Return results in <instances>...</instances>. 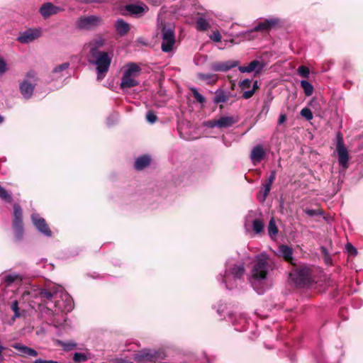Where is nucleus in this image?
<instances>
[{
	"mask_svg": "<svg viewBox=\"0 0 363 363\" xmlns=\"http://www.w3.org/2000/svg\"><path fill=\"white\" fill-rule=\"evenodd\" d=\"M245 272L243 263L229 259L225 262L224 273L218 275V280L224 284L227 289L232 290L244 281Z\"/></svg>",
	"mask_w": 363,
	"mask_h": 363,
	"instance_id": "f257e3e1",
	"label": "nucleus"
},
{
	"mask_svg": "<svg viewBox=\"0 0 363 363\" xmlns=\"http://www.w3.org/2000/svg\"><path fill=\"white\" fill-rule=\"evenodd\" d=\"M275 267L274 261L269 256L262 252L255 257L251 270L252 279L257 281H262L267 278L269 271L273 270Z\"/></svg>",
	"mask_w": 363,
	"mask_h": 363,
	"instance_id": "f03ea898",
	"label": "nucleus"
},
{
	"mask_svg": "<svg viewBox=\"0 0 363 363\" xmlns=\"http://www.w3.org/2000/svg\"><path fill=\"white\" fill-rule=\"evenodd\" d=\"M91 59L89 60V62L96 66L97 72V80L101 81L104 77L106 74L108 72L112 57L106 52H94L90 54Z\"/></svg>",
	"mask_w": 363,
	"mask_h": 363,
	"instance_id": "7ed1b4c3",
	"label": "nucleus"
},
{
	"mask_svg": "<svg viewBox=\"0 0 363 363\" xmlns=\"http://www.w3.org/2000/svg\"><path fill=\"white\" fill-rule=\"evenodd\" d=\"M141 72L140 67L135 63H128L121 78V87L122 89H128L135 86L138 84L136 78Z\"/></svg>",
	"mask_w": 363,
	"mask_h": 363,
	"instance_id": "20e7f679",
	"label": "nucleus"
},
{
	"mask_svg": "<svg viewBox=\"0 0 363 363\" xmlns=\"http://www.w3.org/2000/svg\"><path fill=\"white\" fill-rule=\"evenodd\" d=\"M36 74L33 71H29L26 73L25 78L19 84L20 92L24 99H30L36 86Z\"/></svg>",
	"mask_w": 363,
	"mask_h": 363,
	"instance_id": "39448f33",
	"label": "nucleus"
},
{
	"mask_svg": "<svg viewBox=\"0 0 363 363\" xmlns=\"http://www.w3.org/2000/svg\"><path fill=\"white\" fill-rule=\"evenodd\" d=\"M290 277L296 285L304 286L312 281L311 270L308 267L301 266L290 273Z\"/></svg>",
	"mask_w": 363,
	"mask_h": 363,
	"instance_id": "423d86ee",
	"label": "nucleus"
},
{
	"mask_svg": "<svg viewBox=\"0 0 363 363\" xmlns=\"http://www.w3.org/2000/svg\"><path fill=\"white\" fill-rule=\"evenodd\" d=\"M162 351L145 350L135 355L134 359L140 363H155L164 359Z\"/></svg>",
	"mask_w": 363,
	"mask_h": 363,
	"instance_id": "0eeeda50",
	"label": "nucleus"
},
{
	"mask_svg": "<svg viewBox=\"0 0 363 363\" xmlns=\"http://www.w3.org/2000/svg\"><path fill=\"white\" fill-rule=\"evenodd\" d=\"M245 227L247 231L250 230V228H252L255 234H260L264 230V223L261 219L257 218L255 211H250L245 217Z\"/></svg>",
	"mask_w": 363,
	"mask_h": 363,
	"instance_id": "6e6552de",
	"label": "nucleus"
},
{
	"mask_svg": "<svg viewBox=\"0 0 363 363\" xmlns=\"http://www.w3.org/2000/svg\"><path fill=\"white\" fill-rule=\"evenodd\" d=\"M55 299V306L58 311L67 313L73 309V299L69 294L64 291V289L59 294L58 298Z\"/></svg>",
	"mask_w": 363,
	"mask_h": 363,
	"instance_id": "1a4fd4ad",
	"label": "nucleus"
},
{
	"mask_svg": "<svg viewBox=\"0 0 363 363\" xmlns=\"http://www.w3.org/2000/svg\"><path fill=\"white\" fill-rule=\"evenodd\" d=\"M22 217L23 212L21 207L17 203L14 204L13 226L15 230L16 238L18 240L22 238L24 232Z\"/></svg>",
	"mask_w": 363,
	"mask_h": 363,
	"instance_id": "9d476101",
	"label": "nucleus"
},
{
	"mask_svg": "<svg viewBox=\"0 0 363 363\" xmlns=\"http://www.w3.org/2000/svg\"><path fill=\"white\" fill-rule=\"evenodd\" d=\"M336 150L338 155L339 164L345 169L348 167L349 154L344 145L343 136L340 133L337 134Z\"/></svg>",
	"mask_w": 363,
	"mask_h": 363,
	"instance_id": "9b49d317",
	"label": "nucleus"
},
{
	"mask_svg": "<svg viewBox=\"0 0 363 363\" xmlns=\"http://www.w3.org/2000/svg\"><path fill=\"white\" fill-rule=\"evenodd\" d=\"M101 23V19L99 16L91 15L83 16L79 17L76 21L77 27L80 30H91Z\"/></svg>",
	"mask_w": 363,
	"mask_h": 363,
	"instance_id": "f8f14e48",
	"label": "nucleus"
},
{
	"mask_svg": "<svg viewBox=\"0 0 363 363\" xmlns=\"http://www.w3.org/2000/svg\"><path fill=\"white\" fill-rule=\"evenodd\" d=\"M279 23V20L277 18L264 19V21L259 22L252 30H247L246 32H242L240 34L235 35V36L245 37L247 35H249L250 33L254 31H267L277 25Z\"/></svg>",
	"mask_w": 363,
	"mask_h": 363,
	"instance_id": "ddd939ff",
	"label": "nucleus"
},
{
	"mask_svg": "<svg viewBox=\"0 0 363 363\" xmlns=\"http://www.w3.org/2000/svg\"><path fill=\"white\" fill-rule=\"evenodd\" d=\"M175 43V35L173 29L164 28L162 29V50L164 52L172 51L173 45Z\"/></svg>",
	"mask_w": 363,
	"mask_h": 363,
	"instance_id": "4468645a",
	"label": "nucleus"
},
{
	"mask_svg": "<svg viewBox=\"0 0 363 363\" xmlns=\"http://www.w3.org/2000/svg\"><path fill=\"white\" fill-rule=\"evenodd\" d=\"M41 35L40 28H29L20 33L17 40L21 43L27 44L34 41Z\"/></svg>",
	"mask_w": 363,
	"mask_h": 363,
	"instance_id": "2eb2a0df",
	"label": "nucleus"
},
{
	"mask_svg": "<svg viewBox=\"0 0 363 363\" xmlns=\"http://www.w3.org/2000/svg\"><path fill=\"white\" fill-rule=\"evenodd\" d=\"M31 220L38 231L48 237L51 236L52 232L44 218H41L38 213H33Z\"/></svg>",
	"mask_w": 363,
	"mask_h": 363,
	"instance_id": "dca6fc26",
	"label": "nucleus"
},
{
	"mask_svg": "<svg viewBox=\"0 0 363 363\" xmlns=\"http://www.w3.org/2000/svg\"><path fill=\"white\" fill-rule=\"evenodd\" d=\"M275 179H276V171L272 170V171H271L270 174H269V177L267 178V179L266 180L265 183L263 184L262 186V190H261L259 194L258 195V199L260 201L264 202L266 200L267 196L269 195V194L270 192L272 185L273 182H274Z\"/></svg>",
	"mask_w": 363,
	"mask_h": 363,
	"instance_id": "f3484780",
	"label": "nucleus"
},
{
	"mask_svg": "<svg viewBox=\"0 0 363 363\" xmlns=\"http://www.w3.org/2000/svg\"><path fill=\"white\" fill-rule=\"evenodd\" d=\"M64 9L60 6H57L54 5L51 2H47L43 4L40 9L39 12L40 15L45 18H48L51 16L59 13L62 11Z\"/></svg>",
	"mask_w": 363,
	"mask_h": 363,
	"instance_id": "a211bd4d",
	"label": "nucleus"
},
{
	"mask_svg": "<svg viewBox=\"0 0 363 363\" xmlns=\"http://www.w3.org/2000/svg\"><path fill=\"white\" fill-rule=\"evenodd\" d=\"M239 61L228 60L225 62H216L211 65V69L214 72H227L230 69L238 66Z\"/></svg>",
	"mask_w": 363,
	"mask_h": 363,
	"instance_id": "6ab92c4d",
	"label": "nucleus"
},
{
	"mask_svg": "<svg viewBox=\"0 0 363 363\" xmlns=\"http://www.w3.org/2000/svg\"><path fill=\"white\" fill-rule=\"evenodd\" d=\"M264 67L263 62L255 60L250 62L247 66H239L238 69L242 73L255 72L256 74H258L263 69Z\"/></svg>",
	"mask_w": 363,
	"mask_h": 363,
	"instance_id": "aec40b11",
	"label": "nucleus"
},
{
	"mask_svg": "<svg viewBox=\"0 0 363 363\" xmlns=\"http://www.w3.org/2000/svg\"><path fill=\"white\" fill-rule=\"evenodd\" d=\"M147 10V7L145 5L129 4L125 6V11L128 14L134 15V16H141Z\"/></svg>",
	"mask_w": 363,
	"mask_h": 363,
	"instance_id": "412c9836",
	"label": "nucleus"
},
{
	"mask_svg": "<svg viewBox=\"0 0 363 363\" xmlns=\"http://www.w3.org/2000/svg\"><path fill=\"white\" fill-rule=\"evenodd\" d=\"M265 156V152L261 145L254 147L251 151L250 159L254 164L259 163Z\"/></svg>",
	"mask_w": 363,
	"mask_h": 363,
	"instance_id": "4be33fe9",
	"label": "nucleus"
},
{
	"mask_svg": "<svg viewBox=\"0 0 363 363\" xmlns=\"http://www.w3.org/2000/svg\"><path fill=\"white\" fill-rule=\"evenodd\" d=\"M63 288L61 286H55L49 289H43L40 291L41 297H45L48 300L58 298V295Z\"/></svg>",
	"mask_w": 363,
	"mask_h": 363,
	"instance_id": "5701e85b",
	"label": "nucleus"
},
{
	"mask_svg": "<svg viewBox=\"0 0 363 363\" xmlns=\"http://www.w3.org/2000/svg\"><path fill=\"white\" fill-rule=\"evenodd\" d=\"M277 255L279 257H283L288 262H291L293 259L292 248L285 245H281L279 247L277 250Z\"/></svg>",
	"mask_w": 363,
	"mask_h": 363,
	"instance_id": "b1692460",
	"label": "nucleus"
},
{
	"mask_svg": "<svg viewBox=\"0 0 363 363\" xmlns=\"http://www.w3.org/2000/svg\"><path fill=\"white\" fill-rule=\"evenodd\" d=\"M115 29L119 35L124 36L129 32L130 26L123 19L118 18L115 23Z\"/></svg>",
	"mask_w": 363,
	"mask_h": 363,
	"instance_id": "393cba45",
	"label": "nucleus"
},
{
	"mask_svg": "<svg viewBox=\"0 0 363 363\" xmlns=\"http://www.w3.org/2000/svg\"><path fill=\"white\" fill-rule=\"evenodd\" d=\"M217 121L218 128H227L233 126L238 122V120L233 116H225L217 119Z\"/></svg>",
	"mask_w": 363,
	"mask_h": 363,
	"instance_id": "a878e982",
	"label": "nucleus"
},
{
	"mask_svg": "<svg viewBox=\"0 0 363 363\" xmlns=\"http://www.w3.org/2000/svg\"><path fill=\"white\" fill-rule=\"evenodd\" d=\"M13 347L16 350L19 351L24 355L30 356V357H36L38 354V352L34 350L33 348L27 347L26 345H21L20 343H16L13 345Z\"/></svg>",
	"mask_w": 363,
	"mask_h": 363,
	"instance_id": "bb28decb",
	"label": "nucleus"
},
{
	"mask_svg": "<svg viewBox=\"0 0 363 363\" xmlns=\"http://www.w3.org/2000/svg\"><path fill=\"white\" fill-rule=\"evenodd\" d=\"M105 40L101 37H98L91 40L89 46L90 48L89 53L92 54L94 52H101L99 49L104 46Z\"/></svg>",
	"mask_w": 363,
	"mask_h": 363,
	"instance_id": "cd10ccee",
	"label": "nucleus"
},
{
	"mask_svg": "<svg viewBox=\"0 0 363 363\" xmlns=\"http://www.w3.org/2000/svg\"><path fill=\"white\" fill-rule=\"evenodd\" d=\"M91 358V354L87 350L83 352H75L73 354L72 359L74 363H83Z\"/></svg>",
	"mask_w": 363,
	"mask_h": 363,
	"instance_id": "c85d7f7f",
	"label": "nucleus"
},
{
	"mask_svg": "<svg viewBox=\"0 0 363 363\" xmlns=\"http://www.w3.org/2000/svg\"><path fill=\"white\" fill-rule=\"evenodd\" d=\"M199 79L206 82L207 84H214L218 80V76L215 74L198 73Z\"/></svg>",
	"mask_w": 363,
	"mask_h": 363,
	"instance_id": "c756f323",
	"label": "nucleus"
},
{
	"mask_svg": "<svg viewBox=\"0 0 363 363\" xmlns=\"http://www.w3.org/2000/svg\"><path fill=\"white\" fill-rule=\"evenodd\" d=\"M150 163V158L147 155L138 157L135 162V168L138 170H142L147 167Z\"/></svg>",
	"mask_w": 363,
	"mask_h": 363,
	"instance_id": "7c9ffc66",
	"label": "nucleus"
},
{
	"mask_svg": "<svg viewBox=\"0 0 363 363\" xmlns=\"http://www.w3.org/2000/svg\"><path fill=\"white\" fill-rule=\"evenodd\" d=\"M210 27L208 21L204 18L203 15L199 16L196 21V28L199 31L206 30Z\"/></svg>",
	"mask_w": 363,
	"mask_h": 363,
	"instance_id": "2f4dec72",
	"label": "nucleus"
},
{
	"mask_svg": "<svg viewBox=\"0 0 363 363\" xmlns=\"http://www.w3.org/2000/svg\"><path fill=\"white\" fill-rule=\"evenodd\" d=\"M215 97L213 98V101L215 104H219V103H223L228 101V95L226 94V92L223 89H218L215 92Z\"/></svg>",
	"mask_w": 363,
	"mask_h": 363,
	"instance_id": "473e14b6",
	"label": "nucleus"
},
{
	"mask_svg": "<svg viewBox=\"0 0 363 363\" xmlns=\"http://www.w3.org/2000/svg\"><path fill=\"white\" fill-rule=\"evenodd\" d=\"M278 232L279 230L275 223L274 218H272L268 225V234L272 238H273L274 237L277 236Z\"/></svg>",
	"mask_w": 363,
	"mask_h": 363,
	"instance_id": "72a5a7b5",
	"label": "nucleus"
},
{
	"mask_svg": "<svg viewBox=\"0 0 363 363\" xmlns=\"http://www.w3.org/2000/svg\"><path fill=\"white\" fill-rule=\"evenodd\" d=\"M301 86L303 89L304 94L306 96H310L313 92V86L306 80L301 81Z\"/></svg>",
	"mask_w": 363,
	"mask_h": 363,
	"instance_id": "f704fd0d",
	"label": "nucleus"
},
{
	"mask_svg": "<svg viewBox=\"0 0 363 363\" xmlns=\"http://www.w3.org/2000/svg\"><path fill=\"white\" fill-rule=\"evenodd\" d=\"M59 345L67 352L75 349L77 346V343L74 341H59Z\"/></svg>",
	"mask_w": 363,
	"mask_h": 363,
	"instance_id": "c9c22d12",
	"label": "nucleus"
},
{
	"mask_svg": "<svg viewBox=\"0 0 363 363\" xmlns=\"http://www.w3.org/2000/svg\"><path fill=\"white\" fill-rule=\"evenodd\" d=\"M190 89L196 101L200 104H203L206 101L205 97L199 92L196 88L191 87Z\"/></svg>",
	"mask_w": 363,
	"mask_h": 363,
	"instance_id": "e433bc0d",
	"label": "nucleus"
},
{
	"mask_svg": "<svg viewBox=\"0 0 363 363\" xmlns=\"http://www.w3.org/2000/svg\"><path fill=\"white\" fill-rule=\"evenodd\" d=\"M0 198L7 202L12 201V197L11 194L2 186H0Z\"/></svg>",
	"mask_w": 363,
	"mask_h": 363,
	"instance_id": "4c0bfd02",
	"label": "nucleus"
},
{
	"mask_svg": "<svg viewBox=\"0 0 363 363\" xmlns=\"http://www.w3.org/2000/svg\"><path fill=\"white\" fill-rule=\"evenodd\" d=\"M18 278H19V277H18V274H7V275L4 276V277L3 279H4V281L8 285H10L12 283H13L15 281L18 279Z\"/></svg>",
	"mask_w": 363,
	"mask_h": 363,
	"instance_id": "58836bf2",
	"label": "nucleus"
},
{
	"mask_svg": "<svg viewBox=\"0 0 363 363\" xmlns=\"http://www.w3.org/2000/svg\"><path fill=\"white\" fill-rule=\"evenodd\" d=\"M9 70L8 63L3 57H0V76L4 74Z\"/></svg>",
	"mask_w": 363,
	"mask_h": 363,
	"instance_id": "ea45409f",
	"label": "nucleus"
},
{
	"mask_svg": "<svg viewBox=\"0 0 363 363\" xmlns=\"http://www.w3.org/2000/svg\"><path fill=\"white\" fill-rule=\"evenodd\" d=\"M298 74L303 77V78H308L309 77V69L307 67L305 66H300L298 68Z\"/></svg>",
	"mask_w": 363,
	"mask_h": 363,
	"instance_id": "a19ab883",
	"label": "nucleus"
},
{
	"mask_svg": "<svg viewBox=\"0 0 363 363\" xmlns=\"http://www.w3.org/2000/svg\"><path fill=\"white\" fill-rule=\"evenodd\" d=\"M69 67V62H64L54 67L52 72L55 74L61 72L62 71L66 70Z\"/></svg>",
	"mask_w": 363,
	"mask_h": 363,
	"instance_id": "79ce46f5",
	"label": "nucleus"
},
{
	"mask_svg": "<svg viewBox=\"0 0 363 363\" xmlns=\"http://www.w3.org/2000/svg\"><path fill=\"white\" fill-rule=\"evenodd\" d=\"M301 115L308 121H310L313 118V113L311 109H309L308 108H303L301 111Z\"/></svg>",
	"mask_w": 363,
	"mask_h": 363,
	"instance_id": "37998d69",
	"label": "nucleus"
},
{
	"mask_svg": "<svg viewBox=\"0 0 363 363\" xmlns=\"http://www.w3.org/2000/svg\"><path fill=\"white\" fill-rule=\"evenodd\" d=\"M252 80L249 79H245L240 82L239 86L242 90L248 89L251 86Z\"/></svg>",
	"mask_w": 363,
	"mask_h": 363,
	"instance_id": "c03bdc74",
	"label": "nucleus"
},
{
	"mask_svg": "<svg viewBox=\"0 0 363 363\" xmlns=\"http://www.w3.org/2000/svg\"><path fill=\"white\" fill-rule=\"evenodd\" d=\"M304 211L310 217H313V216H322L323 215V212L320 210L306 209Z\"/></svg>",
	"mask_w": 363,
	"mask_h": 363,
	"instance_id": "a18cd8bd",
	"label": "nucleus"
},
{
	"mask_svg": "<svg viewBox=\"0 0 363 363\" xmlns=\"http://www.w3.org/2000/svg\"><path fill=\"white\" fill-rule=\"evenodd\" d=\"M11 309L14 312V318H18L20 316L19 308H18V302L17 301H14L11 303Z\"/></svg>",
	"mask_w": 363,
	"mask_h": 363,
	"instance_id": "49530a36",
	"label": "nucleus"
},
{
	"mask_svg": "<svg viewBox=\"0 0 363 363\" xmlns=\"http://www.w3.org/2000/svg\"><path fill=\"white\" fill-rule=\"evenodd\" d=\"M146 119L149 123H154L157 120V117L152 111H148L146 115Z\"/></svg>",
	"mask_w": 363,
	"mask_h": 363,
	"instance_id": "de8ad7c7",
	"label": "nucleus"
},
{
	"mask_svg": "<svg viewBox=\"0 0 363 363\" xmlns=\"http://www.w3.org/2000/svg\"><path fill=\"white\" fill-rule=\"evenodd\" d=\"M347 251L351 255H356L357 254V249L350 243H347L345 246Z\"/></svg>",
	"mask_w": 363,
	"mask_h": 363,
	"instance_id": "09e8293b",
	"label": "nucleus"
},
{
	"mask_svg": "<svg viewBox=\"0 0 363 363\" xmlns=\"http://www.w3.org/2000/svg\"><path fill=\"white\" fill-rule=\"evenodd\" d=\"M211 40L214 42H220L221 40V35L218 31L213 32V34L210 36Z\"/></svg>",
	"mask_w": 363,
	"mask_h": 363,
	"instance_id": "8fccbe9b",
	"label": "nucleus"
},
{
	"mask_svg": "<svg viewBox=\"0 0 363 363\" xmlns=\"http://www.w3.org/2000/svg\"><path fill=\"white\" fill-rule=\"evenodd\" d=\"M204 126H206L207 128H213L215 127L218 128V121H217V120H211V121H206L204 123Z\"/></svg>",
	"mask_w": 363,
	"mask_h": 363,
	"instance_id": "3c124183",
	"label": "nucleus"
},
{
	"mask_svg": "<svg viewBox=\"0 0 363 363\" xmlns=\"http://www.w3.org/2000/svg\"><path fill=\"white\" fill-rule=\"evenodd\" d=\"M255 93V92L252 89L245 90L243 92L242 97L245 99H250L254 95Z\"/></svg>",
	"mask_w": 363,
	"mask_h": 363,
	"instance_id": "603ef678",
	"label": "nucleus"
},
{
	"mask_svg": "<svg viewBox=\"0 0 363 363\" xmlns=\"http://www.w3.org/2000/svg\"><path fill=\"white\" fill-rule=\"evenodd\" d=\"M33 363H61L60 362L52 359H43L41 358L36 359Z\"/></svg>",
	"mask_w": 363,
	"mask_h": 363,
	"instance_id": "864d4df0",
	"label": "nucleus"
},
{
	"mask_svg": "<svg viewBox=\"0 0 363 363\" xmlns=\"http://www.w3.org/2000/svg\"><path fill=\"white\" fill-rule=\"evenodd\" d=\"M286 120V116L284 113H281L279 118L278 124L281 125L284 123Z\"/></svg>",
	"mask_w": 363,
	"mask_h": 363,
	"instance_id": "5fc2aeb1",
	"label": "nucleus"
},
{
	"mask_svg": "<svg viewBox=\"0 0 363 363\" xmlns=\"http://www.w3.org/2000/svg\"><path fill=\"white\" fill-rule=\"evenodd\" d=\"M5 350V347L0 344V363H3V361L4 359L3 352Z\"/></svg>",
	"mask_w": 363,
	"mask_h": 363,
	"instance_id": "6e6d98bb",
	"label": "nucleus"
},
{
	"mask_svg": "<svg viewBox=\"0 0 363 363\" xmlns=\"http://www.w3.org/2000/svg\"><path fill=\"white\" fill-rule=\"evenodd\" d=\"M258 89V82L257 81H255L253 82V85H252V89L254 90V91L255 92V91Z\"/></svg>",
	"mask_w": 363,
	"mask_h": 363,
	"instance_id": "4d7b16f0",
	"label": "nucleus"
},
{
	"mask_svg": "<svg viewBox=\"0 0 363 363\" xmlns=\"http://www.w3.org/2000/svg\"><path fill=\"white\" fill-rule=\"evenodd\" d=\"M269 106L268 104H264V106H263L262 112L264 111L265 113H267V112L269 111Z\"/></svg>",
	"mask_w": 363,
	"mask_h": 363,
	"instance_id": "13d9d810",
	"label": "nucleus"
},
{
	"mask_svg": "<svg viewBox=\"0 0 363 363\" xmlns=\"http://www.w3.org/2000/svg\"><path fill=\"white\" fill-rule=\"evenodd\" d=\"M118 363H133V362L127 361V360H121L120 362H118Z\"/></svg>",
	"mask_w": 363,
	"mask_h": 363,
	"instance_id": "bf43d9fd",
	"label": "nucleus"
},
{
	"mask_svg": "<svg viewBox=\"0 0 363 363\" xmlns=\"http://www.w3.org/2000/svg\"><path fill=\"white\" fill-rule=\"evenodd\" d=\"M3 117L0 115V123L3 121Z\"/></svg>",
	"mask_w": 363,
	"mask_h": 363,
	"instance_id": "052dcab7",
	"label": "nucleus"
},
{
	"mask_svg": "<svg viewBox=\"0 0 363 363\" xmlns=\"http://www.w3.org/2000/svg\"><path fill=\"white\" fill-rule=\"evenodd\" d=\"M218 313L220 314V308H218Z\"/></svg>",
	"mask_w": 363,
	"mask_h": 363,
	"instance_id": "680f3d73",
	"label": "nucleus"
}]
</instances>
